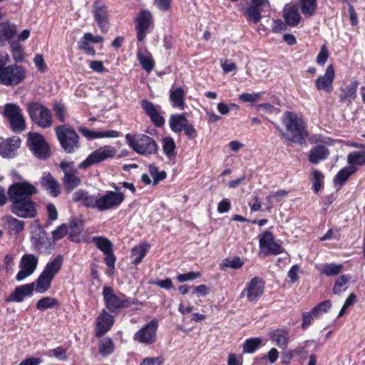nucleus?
Instances as JSON below:
<instances>
[{
  "instance_id": "nucleus-9",
  "label": "nucleus",
  "mask_w": 365,
  "mask_h": 365,
  "mask_svg": "<svg viewBox=\"0 0 365 365\" xmlns=\"http://www.w3.org/2000/svg\"><path fill=\"white\" fill-rule=\"evenodd\" d=\"M116 150L110 145H104L92 152L80 165L79 168L85 169L94 164L99 163L109 158H113Z\"/></svg>"
},
{
  "instance_id": "nucleus-18",
  "label": "nucleus",
  "mask_w": 365,
  "mask_h": 365,
  "mask_svg": "<svg viewBox=\"0 0 365 365\" xmlns=\"http://www.w3.org/2000/svg\"><path fill=\"white\" fill-rule=\"evenodd\" d=\"M19 137L13 136L0 143V155L5 158H12L16 155L17 150L21 146Z\"/></svg>"
},
{
  "instance_id": "nucleus-1",
  "label": "nucleus",
  "mask_w": 365,
  "mask_h": 365,
  "mask_svg": "<svg viewBox=\"0 0 365 365\" xmlns=\"http://www.w3.org/2000/svg\"><path fill=\"white\" fill-rule=\"evenodd\" d=\"M115 191L108 190L104 194L91 195L87 191L79 190L73 194V200L81 202L88 208L100 212L110 210L120 206L124 201V194L114 187Z\"/></svg>"
},
{
  "instance_id": "nucleus-26",
  "label": "nucleus",
  "mask_w": 365,
  "mask_h": 365,
  "mask_svg": "<svg viewBox=\"0 0 365 365\" xmlns=\"http://www.w3.org/2000/svg\"><path fill=\"white\" fill-rule=\"evenodd\" d=\"M358 85V82L354 81L344 88H341L339 101L347 106L350 105L356 98Z\"/></svg>"
},
{
  "instance_id": "nucleus-49",
  "label": "nucleus",
  "mask_w": 365,
  "mask_h": 365,
  "mask_svg": "<svg viewBox=\"0 0 365 365\" xmlns=\"http://www.w3.org/2000/svg\"><path fill=\"white\" fill-rule=\"evenodd\" d=\"M114 346L112 340L105 338L101 340L99 344V352L103 356H108L113 351Z\"/></svg>"
},
{
  "instance_id": "nucleus-2",
  "label": "nucleus",
  "mask_w": 365,
  "mask_h": 365,
  "mask_svg": "<svg viewBox=\"0 0 365 365\" xmlns=\"http://www.w3.org/2000/svg\"><path fill=\"white\" fill-rule=\"evenodd\" d=\"M10 58L7 53L0 52V84L15 86L23 82L26 78L24 68L19 65L6 66Z\"/></svg>"
},
{
  "instance_id": "nucleus-40",
  "label": "nucleus",
  "mask_w": 365,
  "mask_h": 365,
  "mask_svg": "<svg viewBox=\"0 0 365 365\" xmlns=\"http://www.w3.org/2000/svg\"><path fill=\"white\" fill-rule=\"evenodd\" d=\"M163 150L165 155L169 158L173 159L176 156L175 152V143L174 140L170 137H167L162 140Z\"/></svg>"
},
{
  "instance_id": "nucleus-55",
  "label": "nucleus",
  "mask_w": 365,
  "mask_h": 365,
  "mask_svg": "<svg viewBox=\"0 0 365 365\" xmlns=\"http://www.w3.org/2000/svg\"><path fill=\"white\" fill-rule=\"evenodd\" d=\"M89 43L90 42L88 40H85V38L83 36L78 43V48L86 54L94 56L96 55V51L91 46H90Z\"/></svg>"
},
{
  "instance_id": "nucleus-44",
  "label": "nucleus",
  "mask_w": 365,
  "mask_h": 365,
  "mask_svg": "<svg viewBox=\"0 0 365 365\" xmlns=\"http://www.w3.org/2000/svg\"><path fill=\"white\" fill-rule=\"evenodd\" d=\"M299 4L304 15L312 16L314 14L317 9V0H299Z\"/></svg>"
},
{
  "instance_id": "nucleus-3",
  "label": "nucleus",
  "mask_w": 365,
  "mask_h": 365,
  "mask_svg": "<svg viewBox=\"0 0 365 365\" xmlns=\"http://www.w3.org/2000/svg\"><path fill=\"white\" fill-rule=\"evenodd\" d=\"M282 123L285 125L287 133L284 136L293 143H302L307 135L304 122L292 112H285L282 117Z\"/></svg>"
},
{
  "instance_id": "nucleus-46",
  "label": "nucleus",
  "mask_w": 365,
  "mask_h": 365,
  "mask_svg": "<svg viewBox=\"0 0 365 365\" xmlns=\"http://www.w3.org/2000/svg\"><path fill=\"white\" fill-rule=\"evenodd\" d=\"M76 172L70 173L64 175L63 182L66 189L71 191L81 183V180L76 175Z\"/></svg>"
},
{
  "instance_id": "nucleus-50",
  "label": "nucleus",
  "mask_w": 365,
  "mask_h": 365,
  "mask_svg": "<svg viewBox=\"0 0 365 365\" xmlns=\"http://www.w3.org/2000/svg\"><path fill=\"white\" fill-rule=\"evenodd\" d=\"M21 111L19 106L14 103H8L4 106V115L10 120L18 115L19 113H21Z\"/></svg>"
},
{
  "instance_id": "nucleus-62",
  "label": "nucleus",
  "mask_w": 365,
  "mask_h": 365,
  "mask_svg": "<svg viewBox=\"0 0 365 365\" xmlns=\"http://www.w3.org/2000/svg\"><path fill=\"white\" fill-rule=\"evenodd\" d=\"M200 276V272H190L186 274H181L178 276V280L180 282H183L186 281L193 280Z\"/></svg>"
},
{
  "instance_id": "nucleus-31",
  "label": "nucleus",
  "mask_w": 365,
  "mask_h": 365,
  "mask_svg": "<svg viewBox=\"0 0 365 365\" xmlns=\"http://www.w3.org/2000/svg\"><path fill=\"white\" fill-rule=\"evenodd\" d=\"M62 264L63 257L58 255L46 264L42 272L53 279L56 274L61 270Z\"/></svg>"
},
{
  "instance_id": "nucleus-32",
  "label": "nucleus",
  "mask_w": 365,
  "mask_h": 365,
  "mask_svg": "<svg viewBox=\"0 0 365 365\" xmlns=\"http://www.w3.org/2000/svg\"><path fill=\"white\" fill-rule=\"evenodd\" d=\"M347 163L349 168H353L355 173L358 167L365 165V152L353 151L348 154L346 158Z\"/></svg>"
},
{
  "instance_id": "nucleus-57",
  "label": "nucleus",
  "mask_w": 365,
  "mask_h": 365,
  "mask_svg": "<svg viewBox=\"0 0 365 365\" xmlns=\"http://www.w3.org/2000/svg\"><path fill=\"white\" fill-rule=\"evenodd\" d=\"M329 57V52L325 45H322L319 53L317 56V62L319 65L324 66Z\"/></svg>"
},
{
  "instance_id": "nucleus-43",
  "label": "nucleus",
  "mask_w": 365,
  "mask_h": 365,
  "mask_svg": "<svg viewBox=\"0 0 365 365\" xmlns=\"http://www.w3.org/2000/svg\"><path fill=\"white\" fill-rule=\"evenodd\" d=\"M93 242L95 245L104 254L110 252L113 250V244L107 238L102 236L94 237Z\"/></svg>"
},
{
  "instance_id": "nucleus-42",
  "label": "nucleus",
  "mask_w": 365,
  "mask_h": 365,
  "mask_svg": "<svg viewBox=\"0 0 365 365\" xmlns=\"http://www.w3.org/2000/svg\"><path fill=\"white\" fill-rule=\"evenodd\" d=\"M354 173H355V170L353 168H349V166L344 167L337 173L334 177V182L336 185H341Z\"/></svg>"
},
{
  "instance_id": "nucleus-29",
  "label": "nucleus",
  "mask_w": 365,
  "mask_h": 365,
  "mask_svg": "<svg viewBox=\"0 0 365 365\" xmlns=\"http://www.w3.org/2000/svg\"><path fill=\"white\" fill-rule=\"evenodd\" d=\"M188 123L189 121L184 113L173 114L169 119L170 129L177 133L182 132Z\"/></svg>"
},
{
  "instance_id": "nucleus-8",
  "label": "nucleus",
  "mask_w": 365,
  "mask_h": 365,
  "mask_svg": "<svg viewBox=\"0 0 365 365\" xmlns=\"http://www.w3.org/2000/svg\"><path fill=\"white\" fill-rule=\"evenodd\" d=\"M37 192V188L27 181L13 183L8 189L9 198L12 203L31 199Z\"/></svg>"
},
{
  "instance_id": "nucleus-23",
  "label": "nucleus",
  "mask_w": 365,
  "mask_h": 365,
  "mask_svg": "<svg viewBox=\"0 0 365 365\" xmlns=\"http://www.w3.org/2000/svg\"><path fill=\"white\" fill-rule=\"evenodd\" d=\"M268 336L276 346L282 349L287 348L289 341V334L288 331L283 329L272 330L268 333Z\"/></svg>"
},
{
  "instance_id": "nucleus-36",
  "label": "nucleus",
  "mask_w": 365,
  "mask_h": 365,
  "mask_svg": "<svg viewBox=\"0 0 365 365\" xmlns=\"http://www.w3.org/2000/svg\"><path fill=\"white\" fill-rule=\"evenodd\" d=\"M6 222L8 231L11 235H16L20 233L24 228V222L19 220L12 216L6 217Z\"/></svg>"
},
{
  "instance_id": "nucleus-35",
  "label": "nucleus",
  "mask_w": 365,
  "mask_h": 365,
  "mask_svg": "<svg viewBox=\"0 0 365 365\" xmlns=\"http://www.w3.org/2000/svg\"><path fill=\"white\" fill-rule=\"evenodd\" d=\"M53 279L41 272L34 283V290L37 293L43 294L51 287Z\"/></svg>"
},
{
  "instance_id": "nucleus-61",
  "label": "nucleus",
  "mask_w": 365,
  "mask_h": 365,
  "mask_svg": "<svg viewBox=\"0 0 365 365\" xmlns=\"http://www.w3.org/2000/svg\"><path fill=\"white\" fill-rule=\"evenodd\" d=\"M34 62L38 71L45 72L46 71L47 66L42 55H36L34 58Z\"/></svg>"
},
{
  "instance_id": "nucleus-15",
  "label": "nucleus",
  "mask_w": 365,
  "mask_h": 365,
  "mask_svg": "<svg viewBox=\"0 0 365 365\" xmlns=\"http://www.w3.org/2000/svg\"><path fill=\"white\" fill-rule=\"evenodd\" d=\"M93 13L101 31L106 33L110 26L107 6L101 1L96 0L93 5Z\"/></svg>"
},
{
  "instance_id": "nucleus-10",
  "label": "nucleus",
  "mask_w": 365,
  "mask_h": 365,
  "mask_svg": "<svg viewBox=\"0 0 365 365\" xmlns=\"http://www.w3.org/2000/svg\"><path fill=\"white\" fill-rule=\"evenodd\" d=\"M157 329L158 323L153 320L135 333L133 340L145 345L153 344L157 339Z\"/></svg>"
},
{
  "instance_id": "nucleus-51",
  "label": "nucleus",
  "mask_w": 365,
  "mask_h": 365,
  "mask_svg": "<svg viewBox=\"0 0 365 365\" xmlns=\"http://www.w3.org/2000/svg\"><path fill=\"white\" fill-rule=\"evenodd\" d=\"M14 131H22L25 129V120L22 112L9 120Z\"/></svg>"
},
{
  "instance_id": "nucleus-64",
  "label": "nucleus",
  "mask_w": 365,
  "mask_h": 365,
  "mask_svg": "<svg viewBox=\"0 0 365 365\" xmlns=\"http://www.w3.org/2000/svg\"><path fill=\"white\" fill-rule=\"evenodd\" d=\"M221 67L225 73L237 70L236 64L230 60L221 61Z\"/></svg>"
},
{
  "instance_id": "nucleus-30",
  "label": "nucleus",
  "mask_w": 365,
  "mask_h": 365,
  "mask_svg": "<svg viewBox=\"0 0 365 365\" xmlns=\"http://www.w3.org/2000/svg\"><path fill=\"white\" fill-rule=\"evenodd\" d=\"M265 343L260 337H252L247 339L242 345L244 354H252L260 347L264 346Z\"/></svg>"
},
{
  "instance_id": "nucleus-20",
  "label": "nucleus",
  "mask_w": 365,
  "mask_h": 365,
  "mask_svg": "<svg viewBox=\"0 0 365 365\" xmlns=\"http://www.w3.org/2000/svg\"><path fill=\"white\" fill-rule=\"evenodd\" d=\"M334 69L332 64H329L324 75L319 76L316 81L315 86L319 91L330 93L332 91V83L334 78Z\"/></svg>"
},
{
  "instance_id": "nucleus-53",
  "label": "nucleus",
  "mask_w": 365,
  "mask_h": 365,
  "mask_svg": "<svg viewBox=\"0 0 365 365\" xmlns=\"http://www.w3.org/2000/svg\"><path fill=\"white\" fill-rule=\"evenodd\" d=\"M331 307V302L330 300H325L324 302L319 303L312 310V314L318 317L323 313H326Z\"/></svg>"
},
{
  "instance_id": "nucleus-7",
  "label": "nucleus",
  "mask_w": 365,
  "mask_h": 365,
  "mask_svg": "<svg viewBox=\"0 0 365 365\" xmlns=\"http://www.w3.org/2000/svg\"><path fill=\"white\" fill-rule=\"evenodd\" d=\"M30 118L38 125L48 128L52 125V115L50 110L43 105L34 102L27 104Z\"/></svg>"
},
{
  "instance_id": "nucleus-52",
  "label": "nucleus",
  "mask_w": 365,
  "mask_h": 365,
  "mask_svg": "<svg viewBox=\"0 0 365 365\" xmlns=\"http://www.w3.org/2000/svg\"><path fill=\"white\" fill-rule=\"evenodd\" d=\"M14 131H22L25 129V120L22 112L9 120Z\"/></svg>"
},
{
  "instance_id": "nucleus-28",
  "label": "nucleus",
  "mask_w": 365,
  "mask_h": 365,
  "mask_svg": "<svg viewBox=\"0 0 365 365\" xmlns=\"http://www.w3.org/2000/svg\"><path fill=\"white\" fill-rule=\"evenodd\" d=\"M82 135L88 140L96 138H113L118 137V132L116 130L94 131L87 128H81Z\"/></svg>"
},
{
  "instance_id": "nucleus-33",
  "label": "nucleus",
  "mask_w": 365,
  "mask_h": 365,
  "mask_svg": "<svg viewBox=\"0 0 365 365\" xmlns=\"http://www.w3.org/2000/svg\"><path fill=\"white\" fill-rule=\"evenodd\" d=\"M137 57L145 71L147 72L153 71L155 66V61L150 52L148 51L139 50L137 53Z\"/></svg>"
},
{
  "instance_id": "nucleus-37",
  "label": "nucleus",
  "mask_w": 365,
  "mask_h": 365,
  "mask_svg": "<svg viewBox=\"0 0 365 365\" xmlns=\"http://www.w3.org/2000/svg\"><path fill=\"white\" fill-rule=\"evenodd\" d=\"M318 269L326 276H336L342 272L343 265L341 264L325 263L320 265Z\"/></svg>"
},
{
  "instance_id": "nucleus-12",
  "label": "nucleus",
  "mask_w": 365,
  "mask_h": 365,
  "mask_svg": "<svg viewBox=\"0 0 365 365\" xmlns=\"http://www.w3.org/2000/svg\"><path fill=\"white\" fill-rule=\"evenodd\" d=\"M28 145L35 156L38 158H46L49 155V149L43 137L36 133H31L28 137Z\"/></svg>"
},
{
  "instance_id": "nucleus-56",
  "label": "nucleus",
  "mask_w": 365,
  "mask_h": 365,
  "mask_svg": "<svg viewBox=\"0 0 365 365\" xmlns=\"http://www.w3.org/2000/svg\"><path fill=\"white\" fill-rule=\"evenodd\" d=\"M312 175L314 178L313 189L315 192H317L322 185L324 176L322 173L317 170H314L312 172Z\"/></svg>"
},
{
  "instance_id": "nucleus-21",
  "label": "nucleus",
  "mask_w": 365,
  "mask_h": 365,
  "mask_svg": "<svg viewBox=\"0 0 365 365\" xmlns=\"http://www.w3.org/2000/svg\"><path fill=\"white\" fill-rule=\"evenodd\" d=\"M34 291V283L26 284L16 287L14 290L5 299L6 302H21L26 297L32 295Z\"/></svg>"
},
{
  "instance_id": "nucleus-59",
  "label": "nucleus",
  "mask_w": 365,
  "mask_h": 365,
  "mask_svg": "<svg viewBox=\"0 0 365 365\" xmlns=\"http://www.w3.org/2000/svg\"><path fill=\"white\" fill-rule=\"evenodd\" d=\"M287 195V192L284 190H279L274 192L270 193L267 197V200L269 205L272 204V200L279 201L282 197H285Z\"/></svg>"
},
{
  "instance_id": "nucleus-45",
  "label": "nucleus",
  "mask_w": 365,
  "mask_h": 365,
  "mask_svg": "<svg viewBox=\"0 0 365 365\" xmlns=\"http://www.w3.org/2000/svg\"><path fill=\"white\" fill-rule=\"evenodd\" d=\"M16 33V26L9 23H4L1 24L0 29V38L4 40H9L13 38Z\"/></svg>"
},
{
  "instance_id": "nucleus-5",
  "label": "nucleus",
  "mask_w": 365,
  "mask_h": 365,
  "mask_svg": "<svg viewBox=\"0 0 365 365\" xmlns=\"http://www.w3.org/2000/svg\"><path fill=\"white\" fill-rule=\"evenodd\" d=\"M58 141L64 151L72 153L79 147L78 135L75 130L67 124L61 125L55 128Z\"/></svg>"
},
{
  "instance_id": "nucleus-47",
  "label": "nucleus",
  "mask_w": 365,
  "mask_h": 365,
  "mask_svg": "<svg viewBox=\"0 0 365 365\" xmlns=\"http://www.w3.org/2000/svg\"><path fill=\"white\" fill-rule=\"evenodd\" d=\"M148 172L150 175L153 179V185H158L160 181L165 179L167 177V174L164 170L159 172L158 168L153 164H150L148 165Z\"/></svg>"
},
{
  "instance_id": "nucleus-58",
  "label": "nucleus",
  "mask_w": 365,
  "mask_h": 365,
  "mask_svg": "<svg viewBox=\"0 0 365 365\" xmlns=\"http://www.w3.org/2000/svg\"><path fill=\"white\" fill-rule=\"evenodd\" d=\"M55 115L60 122L65 120V108L63 105L59 103H55L53 105Z\"/></svg>"
},
{
  "instance_id": "nucleus-25",
  "label": "nucleus",
  "mask_w": 365,
  "mask_h": 365,
  "mask_svg": "<svg viewBox=\"0 0 365 365\" xmlns=\"http://www.w3.org/2000/svg\"><path fill=\"white\" fill-rule=\"evenodd\" d=\"M185 96V92L182 88H170L169 100L173 108L179 110H184L186 107Z\"/></svg>"
},
{
  "instance_id": "nucleus-38",
  "label": "nucleus",
  "mask_w": 365,
  "mask_h": 365,
  "mask_svg": "<svg viewBox=\"0 0 365 365\" xmlns=\"http://www.w3.org/2000/svg\"><path fill=\"white\" fill-rule=\"evenodd\" d=\"M351 279L349 274H343L339 277L334 284L332 292L334 294H341L348 288V284Z\"/></svg>"
},
{
  "instance_id": "nucleus-16",
  "label": "nucleus",
  "mask_w": 365,
  "mask_h": 365,
  "mask_svg": "<svg viewBox=\"0 0 365 365\" xmlns=\"http://www.w3.org/2000/svg\"><path fill=\"white\" fill-rule=\"evenodd\" d=\"M137 38L139 41H143L148 33L149 27L153 23L151 13L148 10H143L136 18Z\"/></svg>"
},
{
  "instance_id": "nucleus-34",
  "label": "nucleus",
  "mask_w": 365,
  "mask_h": 365,
  "mask_svg": "<svg viewBox=\"0 0 365 365\" xmlns=\"http://www.w3.org/2000/svg\"><path fill=\"white\" fill-rule=\"evenodd\" d=\"M328 155L329 150L325 146L317 145L310 150L309 160L312 164H317L320 160L327 158Z\"/></svg>"
},
{
  "instance_id": "nucleus-19",
  "label": "nucleus",
  "mask_w": 365,
  "mask_h": 365,
  "mask_svg": "<svg viewBox=\"0 0 365 365\" xmlns=\"http://www.w3.org/2000/svg\"><path fill=\"white\" fill-rule=\"evenodd\" d=\"M267 6H269L268 0H251L250 6L245 11L247 20L254 24L258 23L262 19L261 12Z\"/></svg>"
},
{
  "instance_id": "nucleus-60",
  "label": "nucleus",
  "mask_w": 365,
  "mask_h": 365,
  "mask_svg": "<svg viewBox=\"0 0 365 365\" xmlns=\"http://www.w3.org/2000/svg\"><path fill=\"white\" fill-rule=\"evenodd\" d=\"M243 356L241 354H230L227 359V365H242Z\"/></svg>"
},
{
  "instance_id": "nucleus-27",
  "label": "nucleus",
  "mask_w": 365,
  "mask_h": 365,
  "mask_svg": "<svg viewBox=\"0 0 365 365\" xmlns=\"http://www.w3.org/2000/svg\"><path fill=\"white\" fill-rule=\"evenodd\" d=\"M283 18L286 24L290 26L298 25L302 20L298 8L296 6H285L283 10Z\"/></svg>"
},
{
  "instance_id": "nucleus-22",
  "label": "nucleus",
  "mask_w": 365,
  "mask_h": 365,
  "mask_svg": "<svg viewBox=\"0 0 365 365\" xmlns=\"http://www.w3.org/2000/svg\"><path fill=\"white\" fill-rule=\"evenodd\" d=\"M114 317L106 311L103 310L96 319V336H101L113 326Z\"/></svg>"
},
{
  "instance_id": "nucleus-14",
  "label": "nucleus",
  "mask_w": 365,
  "mask_h": 365,
  "mask_svg": "<svg viewBox=\"0 0 365 365\" xmlns=\"http://www.w3.org/2000/svg\"><path fill=\"white\" fill-rule=\"evenodd\" d=\"M260 250L266 255H279L283 252V248L274 240L273 234L266 230L259 236Z\"/></svg>"
},
{
  "instance_id": "nucleus-41",
  "label": "nucleus",
  "mask_w": 365,
  "mask_h": 365,
  "mask_svg": "<svg viewBox=\"0 0 365 365\" xmlns=\"http://www.w3.org/2000/svg\"><path fill=\"white\" fill-rule=\"evenodd\" d=\"M59 306L58 301L51 297H45L40 299L36 304V309L43 311L48 309H53Z\"/></svg>"
},
{
  "instance_id": "nucleus-39",
  "label": "nucleus",
  "mask_w": 365,
  "mask_h": 365,
  "mask_svg": "<svg viewBox=\"0 0 365 365\" xmlns=\"http://www.w3.org/2000/svg\"><path fill=\"white\" fill-rule=\"evenodd\" d=\"M150 245L147 243L140 244L135 246L131 250L132 257L133 258V263L138 264L146 255Z\"/></svg>"
},
{
  "instance_id": "nucleus-63",
  "label": "nucleus",
  "mask_w": 365,
  "mask_h": 365,
  "mask_svg": "<svg viewBox=\"0 0 365 365\" xmlns=\"http://www.w3.org/2000/svg\"><path fill=\"white\" fill-rule=\"evenodd\" d=\"M153 3L162 11H168L171 6V0H154Z\"/></svg>"
},
{
  "instance_id": "nucleus-48",
  "label": "nucleus",
  "mask_w": 365,
  "mask_h": 365,
  "mask_svg": "<svg viewBox=\"0 0 365 365\" xmlns=\"http://www.w3.org/2000/svg\"><path fill=\"white\" fill-rule=\"evenodd\" d=\"M140 106L144 112L149 117L160 113V106L154 105L152 102L148 101V100H142L140 102Z\"/></svg>"
},
{
  "instance_id": "nucleus-11",
  "label": "nucleus",
  "mask_w": 365,
  "mask_h": 365,
  "mask_svg": "<svg viewBox=\"0 0 365 365\" xmlns=\"http://www.w3.org/2000/svg\"><path fill=\"white\" fill-rule=\"evenodd\" d=\"M38 263L37 257L32 254L24 255L20 260V270L16 276L18 282L23 281L31 276L36 269Z\"/></svg>"
},
{
  "instance_id": "nucleus-24",
  "label": "nucleus",
  "mask_w": 365,
  "mask_h": 365,
  "mask_svg": "<svg viewBox=\"0 0 365 365\" xmlns=\"http://www.w3.org/2000/svg\"><path fill=\"white\" fill-rule=\"evenodd\" d=\"M41 185L51 195L58 196L61 192V186L50 173H44L41 177Z\"/></svg>"
},
{
  "instance_id": "nucleus-17",
  "label": "nucleus",
  "mask_w": 365,
  "mask_h": 365,
  "mask_svg": "<svg viewBox=\"0 0 365 365\" xmlns=\"http://www.w3.org/2000/svg\"><path fill=\"white\" fill-rule=\"evenodd\" d=\"M264 289V283L262 279L259 277H254L242 292L241 296L246 294L247 299L250 302H253L262 295Z\"/></svg>"
},
{
  "instance_id": "nucleus-54",
  "label": "nucleus",
  "mask_w": 365,
  "mask_h": 365,
  "mask_svg": "<svg viewBox=\"0 0 365 365\" xmlns=\"http://www.w3.org/2000/svg\"><path fill=\"white\" fill-rule=\"evenodd\" d=\"M262 98L261 93H243L239 95L238 98L245 103H255L259 101Z\"/></svg>"
},
{
  "instance_id": "nucleus-13",
  "label": "nucleus",
  "mask_w": 365,
  "mask_h": 365,
  "mask_svg": "<svg viewBox=\"0 0 365 365\" xmlns=\"http://www.w3.org/2000/svg\"><path fill=\"white\" fill-rule=\"evenodd\" d=\"M11 210L21 218H33L37 215L36 205L31 199L13 202Z\"/></svg>"
},
{
  "instance_id": "nucleus-4",
  "label": "nucleus",
  "mask_w": 365,
  "mask_h": 365,
  "mask_svg": "<svg viewBox=\"0 0 365 365\" xmlns=\"http://www.w3.org/2000/svg\"><path fill=\"white\" fill-rule=\"evenodd\" d=\"M125 140L129 147L139 155H154L158 152L157 143L148 135L140 134L133 136L128 133L125 135Z\"/></svg>"
},
{
  "instance_id": "nucleus-6",
  "label": "nucleus",
  "mask_w": 365,
  "mask_h": 365,
  "mask_svg": "<svg viewBox=\"0 0 365 365\" xmlns=\"http://www.w3.org/2000/svg\"><path fill=\"white\" fill-rule=\"evenodd\" d=\"M106 308L111 312H118L120 309L130 307L133 302L125 295H116L110 287H104L102 292Z\"/></svg>"
}]
</instances>
